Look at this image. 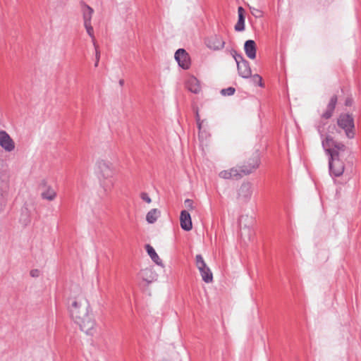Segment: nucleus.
Masks as SVG:
<instances>
[{
	"label": "nucleus",
	"mask_w": 361,
	"mask_h": 361,
	"mask_svg": "<svg viewBox=\"0 0 361 361\" xmlns=\"http://www.w3.org/2000/svg\"><path fill=\"white\" fill-rule=\"evenodd\" d=\"M119 84H120L121 86H123V84H124V80H119Z\"/></svg>",
	"instance_id": "nucleus-35"
},
{
	"label": "nucleus",
	"mask_w": 361,
	"mask_h": 361,
	"mask_svg": "<svg viewBox=\"0 0 361 361\" xmlns=\"http://www.w3.org/2000/svg\"><path fill=\"white\" fill-rule=\"evenodd\" d=\"M337 100H338L337 96L334 95L331 97V98L327 105L326 111L323 113V114L322 116L323 118L328 119L331 117L333 112L335 109L336 104L337 103Z\"/></svg>",
	"instance_id": "nucleus-17"
},
{
	"label": "nucleus",
	"mask_w": 361,
	"mask_h": 361,
	"mask_svg": "<svg viewBox=\"0 0 361 361\" xmlns=\"http://www.w3.org/2000/svg\"><path fill=\"white\" fill-rule=\"evenodd\" d=\"M82 12L84 23H91L92 14L94 13L93 9L90 6L84 4L82 6Z\"/></svg>",
	"instance_id": "nucleus-20"
},
{
	"label": "nucleus",
	"mask_w": 361,
	"mask_h": 361,
	"mask_svg": "<svg viewBox=\"0 0 361 361\" xmlns=\"http://www.w3.org/2000/svg\"><path fill=\"white\" fill-rule=\"evenodd\" d=\"M71 319L80 330L92 336L96 332V321L88 300L82 294H78L68 300Z\"/></svg>",
	"instance_id": "nucleus-1"
},
{
	"label": "nucleus",
	"mask_w": 361,
	"mask_h": 361,
	"mask_svg": "<svg viewBox=\"0 0 361 361\" xmlns=\"http://www.w3.org/2000/svg\"><path fill=\"white\" fill-rule=\"evenodd\" d=\"M195 263L199 269L202 280L205 283H211L213 281V275L210 269L207 266L201 255H197L195 257Z\"/></svg>",
	"instance_id": "nucleus-6"
},
{
	"label": "nucleus",
	"mask_w": 361,
	"mask_h": 361,
	"mask_svg": "<svg viewBox=\"0 0 361 361\" xmlns=\"http://www.w3.org/2000/svg\"><path fill=\"white\" fill-rule=\"evenodd\" d=\"M84 26L86 29L87 33L92 38V42L94 43V42H95L94 35V29H93V27L92 26L91 23H84Z\"/></svg>",
	"instance_id": "nucleus-24"
},
{
	"label": "nucleus",
	"mask_w": 361,
	"mask_h": 361,
	"mask_svg": "<svg viewBox=\"0 0 361 361\" xmlns=\"http://www.w3.org/2000/svg\"><path fill=\"white\" fill-rule=\"evenodd\" d=\"M186 85L190 92L195 94L198 93L201 89L198 80L195 77L189 78L187 80Z\"/></svg>",
	"instance_id": "nucleus-18"
},
{
	"label": "nucleus",
	"mask_w": 361,
	"mask_h": 361,
	"mask_svg": "<svg viewBox=\"0 0 361 361\" xmlns=\"http://www.w3.org/2000/svg\"><path fill=\"white\" fill-rule=\"evenodd\" d=\"M196 121H197V124L199 130L201 131L204 127V123L205 121L200 120V115L197 111L196 112Z\"/></svg>",
	"instance_id": "nucleus-28"
},
{
	"label": "nucleus",
	"mask_w": 361,
	"mask_h": 361,
	"mask_svg": "<svg viewBox=\"0 0 361 361\" xmlns=\"http://www.w3.org/2000/svg\"><path fill=\"white\" fill-rule=\"evenodd\" d=\"M140 277L147 283H152L157 280V274L152 268H145L139 273Z\"/></svg>",
	"instance_id": "nucleus-14"
},
{
	"label": "nucleus",
	"mask_w": 361,
	"mask_h": 361,
	"mask_svg": "<svg viewBox=\"0 0 361 361\" xmlns=\"http://www.w3.org/2000/svg\"><path fill=\"white\" fill-rule=\"evenodd\" d=\"M146 250L154 262H155L157 264H161V261L159 255L151 245H147Z\"/></svg>",
	"instance_id": "nucleus-23"
},
{
	"label": "nucleus",
	"mask_w": 361,
	"mask_h": 361,
	"mask_svg": "<svg viewBox=\"0 0 361 361\" xmlns=\"http://www.w3.org/2000/svg\"><path fill=\"white\" fill-rule=\"evenodd\" d=\"M7 194L4 188V184L0 181V212H1L6 204Z\"/></svg>",
	"instance_id": "nucleus-22"
},
{
	"label": "nucleus",
	"mask_w": 361,
	"mask_h": 361,
	"mask_svg": "<svg viewBox=\"0 0 361 361\" xmlns=\"http://www.w3.org/2000/svg\"><path fill=\"white\" fill-rule=\"evenodd\" d=\"M160 211L157 209H152L146 215V220L149 224H154L160 216Z\"/></svg>",
	"instance_id": "nucleus-21"
},
{
	"label": "nucleus",
	"mask_w": 361,
	"mask_h": 361,
	"mask_svg": "<svg viewBox=\"0 0 361 361\" xmlns=\"http://www.w3.org/2000/svg\"><path fill=\"white\" fill-rule=\"evenodd\" d=\"M259 166V159L257 156H255L253 159V164L250 168L246 166L233 167L228 170L221 171L219 173V176L224 179L235 178L238 179L242 178L243 176L251 173Z\"/></svg>",
	"instance_id": "nucleus-3"
},
{
	"label": "nucleus",
	"mask_w": 361,
	"mask_h": 361,
	"mask_svg": "<svg viewBox=\"0 0 361 361\" xmlns=\"http://www.w3.org/2000/svg\"><path fill=\"white\" fill-rule=\"evenodd\" d=\"M252 194V184L250 183H243L238 192V199L243 202H247L251 198Z\"/></svg>",
	"instance_id": "nucleus-10"
},
{
	"label": "nucleus",
	"mask_w": 361,
	"mask_h": 361,
	"mask_svg": "<svg viewBox=\"0 0 361 361\" xmlns=\"http://www.w3.org/2000/svg\"><path fill=\"white\" fill-rule=\"evenodd\" d=\"M231 55L237 63L239 75L244 78H250L252 72L248 61H247L241 54H238L235 50L231 51Z\"/></svg>",
	"instance_id": "nucleus-5"
},
{
	"label": "nucleus",
	"mask_w": 361,
	"mask_h": 361,
	"mask_svg": "<svg viewBox=\"0 0 361 361\" xmlns=\"http://www.w3.org/2000/svg\"><path fill=\"white\" fill-rule=\"evenodd\" d=\"M350 104H351V100H350V99H346V101H345V105H346V106H349V105H350Z\"/></svg>",
	"instance_id": "nucleus-34"
},
{
	"label": "nucleus",
	"mask_w": 361,
	"mask_h": 361,
	"mask_svg": "<svg viewBox=\"0 0 361 361\" xmlns=\"http://www.w3.org/2000/svg\"><path fill=\"white\" fill-rule=\"evenodd\" d=\"M0 146L6 152L15 149L16 144L11 137L5 130H0Z\"/></svg>",
	"instance_id": "nucleus-8"
},
{
	"label": "nucleus",
	"mask_w": 361,
	"mask_h": 361,
	"mask_svg": "<svg viewBox=\"0 0 361 361\" xmlns=\"http://www.w3.org/2000/svg\"><path fill=\"white\" fill-rule=\"evenodd\" d=\"M140 197L143 201L146 202L148 204L151 203V202H152L151 198L149 197V196L148 195V194L147 192H142L140 194Z\"/></svg>",
	"instance_id": "nucleus-29"
},
{
	"label": "nucleus",
	"mask_w": 361,
	"mask_h": 361,
	"mask_svg": "<svg viewBox=\"0 0 361 361\" xmlns=\"http://www.w3.org/2000/svg\"><path fill=\"white\" fill-rule=\"evenodd\" d=\"M235 88L230 87L221 90V93L223 95L231 96L235 93Z\"/></svg>",
	"instance_id": "nucleus-27"
},
{
	"label": "nucleus",
	"mask_w": 361,
	"mask_h": 361,
	"mask_svg": "<svg viewBox=\"0 0 361 361\" xmlns=\"http://www.w3.org/2000/svg\"><path fill=\"white\" fill-rule=\"evenodd\" d=\"M175 59L178 65L183 69H188L190 65V60L188 54L183 49H178L175 53Z\"/></svg>",
	"instance_id": "nucleus-11"
},
{
	"label": "nucleus",
	"mask_w": 361,
	"mask_h": 361,
	"mask_svg": "<svg viewBox=\"0 0 361 361\" xmlns=\"http://www.w3.org/2000/svg\"><path fill=\"white\" fill-rule=\"evenodd\" d=\"M100 187L103 189L104 193L108 195L114 188V177H99Z\"/></svg>",
	"instance_id": "nucleus-13"
},
{
	"label": "nucleus",
	"mask_w": 361,
	"mask_h": 361,
	"mask_svg": "<svg viewBox=\"0 0 361 361\" xmlns=\"http://www.w3.org/2000/svg\"><path fill=\"white\" fill-rule=\"evenodd\" d=\"M322 146L330 156L329 166L331 176H341L346 165L353 162L351 152L345 145L336 142L331 137L327 136L322 140Z\"/></svg>",
	"instance_id": "nucleus-2"
},
{
	"label": "nucleus",
	"mask_w": 361,
	"mask_h": 361,
	"mask_svg": "<svg viewBox=\"0 0 361 361\" xmlns=\"http://www.w3.org/2000/svg\"><path fill=\"white\" fill-rule=\"evenodd\" d=\"M253 80L255 82L258 83L259 86L262 87L263 84L262 82V78L259 75H255L253 76Z\"/></svg>",
	"instance_id": "nucleus-30"
},
{
	"label": "nucleus",
	"mask_w": 361,
	"mask_h": 361,
	"mask_svg": "<svg viewBox=\"0 0 361 361\" xmlns=\"http://www.w3.org/2000/svg\"><path fill=\"white\" fill-rule=\"evenodd\" d=\"M245 52L247 56L250 59H255L256 57V44L254 40H247L244 45Z\"/></svg>",
	"instance_id": "nucleus-16"
},
{
	"label": "nucleus",
	"mask_w": 361,
	"mask_h": 361,
	"mask_svg": "<svg viewBox=\"0 0 361 361\" xmlns=\"http://www.w3.org/2000/svg\"><path fill=\"white\" fill-rule=\"evenodd\" d=\"M206 45L212 50H220L224 48L225 42L221 37L219 35H212L206 40Z\"/></svg>",
	"instance_id": "nucleus-12"
},
{
	"label": "nucleus",
	"mask_w": 361,
	"mask_h": 361,
	"mask_svg": "<svg viewBox=\"0 0 361 361\" xmlns=\"http://www.w3.org/2000/svg\"><path fill=\"white\" fill-rule=\"evenodd\" d=\"M94 47L95 49V63L94 66L97 67L100 59V51L99 50L98 46L96 44V42H94Z\"/></svg>",
	"instance_id": "nucleus-26"
},
{
	"label": "nucleus",
	"mask_w": 361,
	"mask_h": 361,
	"mask_svg": "<svg viewBox=\"0 0 361 361\" xmlns=\"http://www.w3.org/2000/svg\"><path fill=\"white\" fill-rule=\"evenodd\" d=\"M30 275L32 276V277H34V278H37L40 275V271L38 269H32L30 272Z\"/></svg>",
	"instance_id": "nucleus-31"
},
{
	"label": "nucleus",
	"mask_w": 361,
	"mask_h": 361,
	"mask_svg": "<svg viewBox=\"0 0 361 361\" xmlns=\"http://www.w3.org/2000/svg\"><path fill=\"white\" fill-rule=\"evenodd\" d=\"M180 226L183 230L189 231L192 229V221L190 214H189L188 212L185 210H183L181 212L180 216Z\"/></svg>",
	"instance_id": "nucleus-15"
},
{
	"label": "nucleus",
	"mask_w": 361,
	"mask_h": 361,
	"mask_svg": "<svg viewBox=\"0 0 361 361\" xmlns=\"http://www.w3.org/2000/svg\"><path fill=\"white\" fill-rule=\"evenodd\" d=\"M250 10L252 15L257 18H259L263 16V12L257 8L250 6Z\"/></svg>",
	"instance_id": "nucleus-25"
},
{
	"label": "nucleus",
	"mask_w": 361,
	"mask_h": 361,
	"mask_svg": "<svg viewBox=\"0 0 361 361\" xmlns=\"http://www.w3.org/2000/svg\"><path fill=\"white\" fill-rule=\"evenodd\" d=\"M39 186L42 190L41 197L43 200L51 202L56 199L57 196L56 191L51 185H48L46 180H42Z\"/></svg>",
	"instance_id": "nucleus-9"
},
{
	"label": "nucleus",
	"mask_w": 361,
	"mask_h": 361,
	"mask_svg": "<svg viewBox=\"0 0 361 361\" xmlns=\"http://www.w3.org/2000/svg\"><path fill=\"white\" fill-rule=\"evenodd\" d=\"M238 20L235 25V30L238 32H240L245 30V17H244V9L240 6L238 8Z\"/></svg>",
	"instance_id": "nucleus-19"
},
{
	"label": "nucleus",
	"mask_w": 361,
	"mask_h": 361,
	"mask_svg": "<svg viewBox=\"0 0 361 361\" xmlns=\"http://www.w3.org/2000/svg\"><path fill=\"white\" fill-rule=\"evenodd\" d=\"M255 156H257L258 159L259 160V154L257 153H255L253 155V157L251 159H250L247 165H243V166H246L247 168H250L253 164V159L255 158Z\"/></svg>",
	"instance_id": "nucleus-32"
},
{
	"label": "nucleus",
	"mask_w": 361,
	"mask_h": 361,
	"mask_svg": "<svg viewBox=\"0 0 361 361\" xmlns=\"http://www.w3.org/2000/svg\"><path fill=\"white\" fill-rule=\"evenodd\" d=\"M97 166L98 168V177H114L115 173V170L114 165L111 162L101 159L97 162Z\"/></svg>",
	"instance_id": "nucleus-7"
},
{
	"label": "nucleus",
	"mask_w": 361,
	"mask_h": 361,
	"mask_svg": "<svg viewBox=\"0 0 361 361\" xmlns=\"http://www.w3.org/2000/svg\"><path fill=\"white\" fill-rule=\"evenodd\" d=\"M185 206L188 209H192L193 202L191 200L187 199L184 202Z\"/></svg>",
	"instance_id": "nucleus-33"
},
{
	"label": "nucleus",
	"mask_w": 361,
	"mask_h": 361,
	"mask_svg": "<svg viewBox=\"0 0 361 361\" xmlns=\"http://www.w3.org/2000/svg\"><path fill=\"white\" fill-rule=\"evenodd\" d=\"M338 126L342 128L348 138L352 139L355 136L354 120L351 115L344 114L340 115L337 121Z\"/></svg>",
	"instance_id": "nucleus-4"
}]
</instances>
